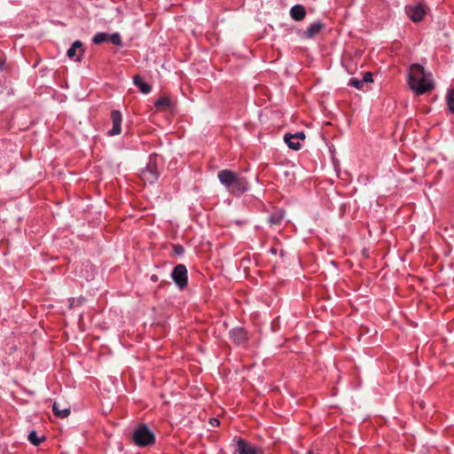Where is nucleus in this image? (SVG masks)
Returning <instances> with one entry per match:
<instances>
[{
    "instance_id": "f03ea898",
    "label": "nucleus",
    "mask_w": 454,
    "mask_h": 454,
    "mask_svg": "<svg viewBox=\"0 0 454 454\" xmlns=\"http://www.w3.org/2000/svg\"><path fill=\"white\" fill-rule=\"evenodd\" d=\"M217 177L220 183L224 185L227 191L232 195L239 196L247 190V180L232 170H220L217 174Z\"/></svg>"
},
{
    "instance_id": "39448f33",
    "label": "nucleus",
    "mask_w": 454,
    "mask_h": 454,
    "mask_svg": "<svg viewBox=\"0 0 454 454\" xmlns=\"http://www.w3.org/2000/svg\"><path fill=\"white\" fill-rule=\"evenodd\" d=\"M172 279L176 283V285L180 288L184 289L188 283V278H187V270L186 267L184 264H178L176 265L172 273H171Z\"/></svg>"
},
{
    "instance_id": "4468645a",
    "label": "nucleus",
    "mask_w": 454,
    "mask_h": 454,
    "mask_svg": "<svg viewBox=\"0 0 454 454\" xmlns=\"http://www.w3.org/2000/svg\"><path fill=\"white\" fill-rule=\"evenodd\" d=\"M133 81L135 85L139 88L142 93L148 94L151 91V86L145 82L139 75L134 76Z\"/></svg>"
},
{
    "instance_id": "4be33fe9",
    "label": "nucleus",
    "mask_w": 454,
    "mask_h": 454,
    "mask_svg": "<svg viewBox=\"0 0 454 454\" xmlns=\"http://www.w3.org/2000/svg\"><path fill=\"white\" fill-rule=\"evenodd\" d=\"M348 85L352 86L354 88H356L358 90H361L364 87L362 79H357V78H351L348 82Z\"/></svg>"
},
{
    "instance_id": "9b49d317",
    "label": "nucleus",
    "mask_w": 454,
    "mask_h": 454,
    "mask_svg": "<svg viewBox=\"0 0 454 454\" xmlns=\"http://www.w3.org/2000/svg\"><path fill=\"white\" fill-rule=\"evenodd\" d=\"M307 14L306 9L301 4H295L290 10V16L295 21H301Z\"/></svg>"
},
{
    "instance_id": "a211bd4d",
    "label": "nucleus",
    "mask_w": 454,
    "mask_h": 454,
    "mask_svg": "<svg viewBox=\"0 0 454 454\" xmlns=\"http://www.w3.org/2000/svg\"><path fill=\"white\" fill-rule=\"evenodd\" d=\"M108 38H109V35L106 34V33H97L93 38H92V42L95 43V44H99V43H102L104 42H108Z\"/></svg>"
},
{
    "instance_id": "b1692460",
    "label": "nucleus",
    "mask_w": 454,
    "mask_h": 454,
    "mask_svg": "<svg viewBox=\"0 0 454 454\" xmlns=\"http://www.w3.org/2000/svg\"><path fill=\"white\" fill-rule=\"evenodd\" d=\"M292 136H294V140H297L298 142H300L301 140H304L306 137L304 132H296L294 134H292Z\"/></svg>"
},
{
    "instance_id": "f8f14e48",
    "label": "nucleus",
    "mask_w": 454,
    "mask_h": 454,
    "mask_svg": "<svg viewBox=\"0 0 454 454\" xmlns=\"http://www.w3.org/2000/svg\"><path fill=\"white\" fill-rule=\"evenodd\" d=\"M230 334L237 344H241L247 340V333L243 328H234L230 332Z\"/></svg>"
},
{
    "instance_id": "412c9836",
    "label": "nucleus",
    "mask_w": 454,
    "mask_h": 454,
    "mask_svg": "<svg viewBox=\"0 0 454 454\" xmlns=\"http://www.w3.org/2000/svg\"><path fill=\"white\" fill-rule=\"evenodd\" d=\"M108 42L112 43L114 45H121V35L118 33H114L112 35H109Z\"/></svg>"
},
{
    "instance_id": "f257e3e1",
    "label": "nucleus",
    "mask_w": 454,
    "mask_h": 454,
    "mask_svg": "<svg viewBox=\"0 0 454 454\" xmlns=\"http://www.w3.org/2000/svg\"><path fill=\"white\" fill-rule=\"evenodd\" d=\"M408 84L417 95L427 93L434 89L432 74H427L419 64H412L408 74Z\"/></svg>"
},
{
    "instance_id": "5701e85b",
    "label": "nucleus",
    "mask_w": 454,
    "mask_h": 454,
    "mask_svg": "<svg viewBox=\"0 0 454 454\" xmlns=\"http://www.w3.org/2000/svg\"><path fill=\"white\" fill-rule=\"evenodd\" d=\"M362 81H363L364 84L367 83V82H372V73H370V72L364 73Z\"/></svg>"
},
{
    "instance_id": "ddd939ff",
    "label": "nucleus",
    "mask_w": 454,
    "mask_h": 454,
    "mask_svg": "<svg viewBox=\"0 0 454 454\" xmlns=\"http://www.w3.org/2000/svg\"><path fill=\"white\" fill-rule=\"evenodd\" d=\"M52 411L56 416L64 419L69 416L70 408L67 406L61 407L60 403L55 402L52 405Z\"/></svg>"
},
{
    "instance_id": "aec40b11",
    "label": "nucleus",
    "mask_w": 454,
    "mask_h": 454,
    "mask_svg": "<svg viewBox=\"0 0 454 454\" xmlns=\"http://www.w3.org/2000/svg\"><path fill=\"white\" fill-rule=\"evenodd\" d=\"M446 99L450 111L454 114V89L449 91Z\"/></svg>"
},
{
    "instance_id": "6e6552de",
    "label": "nucleus",
    "mask_w": 454,
    "mask_h": 454,
    "mask_svg": "<svg viewBox=\"0 0 454 454\" xmlns=\"http://www.w3.org/2000/svg\"><path fill=\"white\" fill-rule=\"evenodd\" d=\"M111 120H112V122H113V129H110L107 133L109 136H115V135H119L121 131V121H122V117H121V114L120 111L118 110H114L112 111L111 113Z\"/></svg>"
},
{
    "instance_id": "0eeeda50",
    "label": "nucleus",
    "mask_w": 454,
    "mask_h": 454,
    "mask_svg": "<svg viewBox=\"0 0 454 454\" xmlns=\"http://www.w3.org/2000/svg\"><path fill=\"white\" fill-rule=\"evenodd\" d=\"M234 454H261L260 450L243 439L237 442V449Z\"/></svg>"
},
{
    "instance_id": "9d476101",
    "label": "nucleus",
    "mask_w": 454,
    "mask_h": 454,
    "mask_svg": "<svg viewBox=\"0 0 454 454\" xmlns=\"http://www.w3.org/2000/svg\"><path fill=\"white\" fill-rule=\"evenodd\" d=\"M83 54L82 43L81 41H75L72 46L67 50V55L68 58L80 61Z\"/></svg>"
},
{
    "instance_id": "423d86ee",
    "label": "nucleus",
    "mask_w": 454,
    "mask_h": 454,
    "mask_svg": "<svg viewBox=\"0 0 454 454\" xmlns=\"http://www.w3.org/2000/svg\"><path fill=\"white\" fill-rule=\"evenodd\" d=\"M405 13L413 22H419L424 18L426 10L420 4H411L405 7Z\"/></svg>"
},
{
    "instance_id": "393cba45",
    "label": "nucleus",
    "mask_w": 454,
    "mask_h": 454,
    "mask_svg": "<svg viewBox=\"0 0 454 454\" xmlns=\"http://www.w3.org/2000/svg\"><path fill=\"white\" fill-rule=\"evenodd\" d=\"M173 250H174L175 254H176L178 255L183 254L184 252V249L181 245H175L173 247Z\"/></svg>"
},
{
    "instance_id": "2eb2a0df",
    "label": "nucleus",
    "mask_w": 454,
    "mask_h": 454,
    "mask_svg": "<svg viewBox=\"0 0 454 454\" xmlns=\"http://www.w3.org/2000/svg\"><path fill=\"white\" fill-rule=\"evenodd\" d=\"M285 142L287 144L288 147L293 150H299L301 148V143L297 140H294V136L291 133H286L284 137Z\"/></svg>"
},
{
    "instance_id": "7ed1b4c3",
    "label": "nucleus",
    "mask_w": 454,
    "mask_h": 454,
    "mask_svg": "<svg viewBox=\"0 0 454 454\" xmlns=\"http://www.w3.org/2000/svg\"><path fill=\"white\" fill-rule=\"evenodd\" d=\"M132 439L136 445L139 447H145L153 444L155 436L153 433L148 428L145 424H140L134 430Z\"/></svg>"
},
{
    "instance_id": "f3484780",
    "label": "nucleus",
    "mask_w": 454,
    "mask_h": 454,
    "mask_svg": "<svg viewBox=\"0 0 454 454\" xmlns=\"http://www.w3.org/2000/svg\"><path fill=\"white\" fill-rule=\"evenodd\" d=\"M27 439L33 445L38 446L44 440V437H39L35 431H32L29 433Z\"/></svg>"
},
{
    "instance_id": "6ab92c4d",
    "label": "nucleus",
    "mask_w": 454,
    "mask_h": 454,
    "mask_svg": "<svg viewBox=\"0 0 454 454\" xmlns=\"http://www.w3.org/2000/svg\"><path fill=\"white\" fill-rule=\"evenodd\" d=\"M169 106H170V99H169L168 97H166V96H163V97L160 98L155 102V106L158 107V108L168 107Z\"/></svg>"
},
{
    "instance_id": "a878e982",
    "label": "nucleus",
    "mask_w": 454,
    "mask_h": 454,
    "mask_svg": "<svg viewBox=\"0 0 454 454\" xmlns=\"http://www.w3.org/2000/svg\"><path fill=\"white\" fill-rule=\"evenodd\" d=\"M209 423H210V425H211V426H213V427H217V426H219V424H220L219 420H218L217 419H215V418H212V419H209Z\"/></svg>"
},
{
    "instance_id": "bb28decb",
    "label": "nucleus",
    "mask_w": 454,
    "mask_h": 454,
    "mask_svg": "<svg viewBox=\"0 0 454 454\" xmlns=\"http://www.w3.org/2000/svg\"><path fill=\"white\" fill-rule=\"evenodd\" d=\"M151 280H152L153 282H157V281L159 280V278H158V276H157V275H152V277H151Z\"/></svg>"
},
{
    "instance_id": "dca6fc26",
    "label": "nucleus",
    "mask_w": 454,
    "mask_h": 454,
    "mask_svg": "<svg viewBox=\"0 0 454 454\" xmlns=\"http://www.w3.org/2000/svg\"><path fill=\"white\" fill-rule=\"evenodd\" d=\"M285 214L283 211H276L272 215H270L268 221L271 225L279 224L280 222L284 219Z\"/></svg>"
},
{
    "instance_id": "1a4fd4ad",
    "label": "nucleus",
    "mask_w": 454,
    "mask_h": 454,
    "mask_svg": "<svg viewBox=\"0 0 454 454\" xmlns=\"http://www.w3.org/2000/svg\"><path fill=\"white\" fill-rule=\"evenodd\" d=\"M325 27V24L321 21H316L309 25V27L301 33V36L306 39H311L318 35Z\"/></svg>"
},
{
    "instance_id": "20e7f679",
    "label": "nucleus",
    "mask_w": 454,
    "mask_h": 454,
    "mask_svg": "<svg viewBox=\"0 0 454 454\" xmlns=\"http://www.w3.org/2000/svg\"><path fill=\"white\" fill-rule=\"evenodd\" d=\"M156 159L157 155H151L147 166L141 172L142 178L150 184H153L159 176Z\"/></svg>"
}]
</instances>
